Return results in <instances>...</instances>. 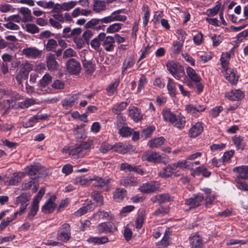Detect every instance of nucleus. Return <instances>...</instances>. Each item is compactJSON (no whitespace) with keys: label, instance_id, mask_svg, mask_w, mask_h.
I'll return each mask as SVG.
<instances>
[{"label":"nucleus","instance_id":"49530a36","mask_svg":"<svg viewBox=\"0 0 248 248\" xmlns=\"http://www.w3.org/2000/svg\"><path fill=\"white\" fill-rule=\"evenodd\" d=\"M51 76L48 74H46L40 79L39 83V86L45 88L51 82Z\"/></svg>","mask_w":248,"mask_h":248},{"label":"nucleus","instance_id":"774afa93","mask_svg":"<svg viewBox=\"0 0 248 248\" xmlns=\"http://www.w3.org/2000/svg\"><path fill=\"white\" fill-rule=\"evenodd\" d=\"M169 212V208L167 207H160L156 209L153 215L154 216L164 215L167 214Z\"/></svg>","mask_w":248,"mask_h":248},{"label":"nucleus","instance_id":"8fccbe9b","mask_svg":"<svg viewBox=\"0 0 248 248\" xmlns=\"http://www.w3.org/2000/svg\"><path fill=\"white\" fill-rule=\"evenodd\" d=\"M26 31L31 34H35L39 32V28L34 24L28 23L25 25Z\"/></svg>","mask_w":248,"mask_h":248},{"label":"nucleus","instance_id":"423d86ee","mask_svg":"<svg viewBox=\"0 0 248 248\" xmlns=\"http://www.w3.org/2000/svg\"><path fill=\"white\" fill-rule=\"evenodd\" d=\"M31 65L29 63H25L22 64L21 67L16 76V79L18 84H20L22 83L24 79H26L28 78L29 72L31 70Z\"/></svg>","mask_w":248,"mask_h":248},{"label":"nucleus","instance_id":"bb28decb","mask_svg":"<svg viewBox=\"0 0 248 248\" xmlns=\"http://www.w3.org/2000/svg\"><path fill=\"white\" fill-rule=\"evenodd\" d=\"M102 37V32H100L98 35L94 38L90 42L91 46L92 48L96 50V51H101V46L102 45V41H101V39Z\"/></svg>","mask_w":248,"mask_h":248},{"label":"nucleus","instance_id":"412c9836","mask_svg":"<svg viewBox=\"0 0 248 248\" xmlns=\"http://www.w3.org/2000/svg\"><path fill=\"white\" fill-rule=\"evenodd\" d=\"M233 171L238 173L237 179H248V165L236 167L233 168Z\"/></svg>","mask_w":248,"mask_h":248},{"label":"nucleus","instance_id":"7c9ffc66","mask_svg":"<svg viewBox=\"0 0 248 248\" xmlns=\"http://www.w3.org/2000/svg\"><path fill=\"white\" fill-rule=\"evenodd\" d=\"M31 198V195L29 193L27 194L24 193L21 194L19 196L16 198V204H19L21 205H28L29 202Z\"/></svg>","mask_w":248,"mask_h":248},{"label":"nucleus","instance_id":"4c0bfd02","mask_svg":"<svg viewBox=\"0 0 248 248\" xmlns=\"http://www.w3.org/2000/svg\"><path fill=\"white\" fill-rule=\"evenodd\" d=\"M114 151L121 154L125 153L128 150L131 149L129 145L123 144L122 143H118L113 145Z\"/></svg>","mask_w":248,"mask_h":248},{"label":"nucleus","instance_id":"72a5a7b5","mask_svg":"<svg viewBox=\"0 0 248 248\" xmlns=\"http://www.w3.org/2000/svg\"><path fill=\"white\" fill-rule=\"evenodd\" d=\"M165 140V138L163 137L155 138L150 141L149 146L150 148L159 147L164 143Z\"/></svg>","mask_w":248,"mask_h":248},{"label":"nucleus","instance_id":"c756f323","mask_svg":"<svg viewBox=\"0 0 248 248\" xmlns=\"http://www.w3.org/2000/svg\"><path fill=\"white\" fill-rule=\"evenodd\" d=\"M186 122V119L184 117L180 115H176L171 123L174 126L179 129H182L184 127Z\"/></svg>","mask_w":248,"mask_h":248},{"label":"nucleus","instance_id":"052dcab7","mask_svg":"<svg viewBox=\"0 0 248 248\" xmlns=\"http://www.w3.org/2000/svg\"><path fill=\"white\" fill-rule=\"evenodd\" d=\"M78 3L77 1H70L67 2H64L62 4L63 11H69L75 7Z\"/></svg>","mask_w":248,"mask_h":248},{"label":"nucleus","instance_id":"603ef678","mask_svg":"<svg viewBox=\"0 0 248 248\" xmlns=\"http://www.w3.org/2000/svg\"><path fill=\"white\" fill-rule=\"evenodd\" d=\"M88 241L94 244H103L108 241V239L106 237H93L89 239Z\"/></svg>","mask_w":248,"mask_h":248},{"label":"nucleus","instance_id":"69168bd1","mask_svg":"<svg viewBox=\"0 0 248 248\" xmlns=\"http://www.w3.org/2000/svg\"><path fill=\"white\" fill-rule=\"evenodd\" d=\"M183 46V43L180 41H175L173 42V46L172 48V51L175 54H178L180 53L182 47Z\"/></svg>","mask_w":248,"mask_h":248},{"label":"nucleus","instance_id":"a19ab883","mask_svg":"<svg viewBox=\"0 0 248 248\" xmlns=\"http://www.w3.org/2000/svg\"><path fill=\"white\" fill-rule=\"evenodd\" d=\"M128 104L129 102L127 101L116 104L114 106V108L112 109V112L115 114H118L119 112H121V111L124 109Z\"/></svg>","mask_w":248,"mask_h":248},{"label":"nucleus","instance_id":"2f4dec72","mask_svg":"<svg viewBox=\"0 0 248 248\" xmlns=\"http://www.w3.org/2000/svg\"><path fill=\"white\" fill-rule=\"evenodd\" d=\"M106 2L101 0H94L93 9L96 13H99L106 9Z\"/></svg>","mask_w":248,"mask_h":248},{"label":"nucleus","instance_id":"f03ea898","mask_svg":"<svg viewBox=\"0 0 248 248\" xmlns=\"http://www.w3.org/2000/svg\"><path fill=\"white\" fill-rule=\"evenodd\" d=\"M166 65L167 70L176 79L179 80L185 75L184 68L179 63L170 61L168 62Z\"/></svg>","mask_w":248,"mask_h":248},{"label":"nucleus","instance_id":"3c124183","mask_svg":"<svg viewBox=\"0 0 248 248\" xmlns=\"http://www.w3.org/2000/svg\"><path fill=\"white\" fill-rule=\"evenodd\" d=\"M82 64L88 74H91L94 71L93 65L91 61L84 60L82 62Z\"/></svg>","mask_w":248,"mask_h":248},{"label":"nucleus","instance_id":"4d7b16f0","mask_svg":"<svg viewBox=\"0 0 248 248\" xmlns=\"http://www.w3.org/2000/svg\"><path fill=\"white\" fill-rule=\"evenodd\" d=\"M119 133L123 137H129L132 134V129L126 126L119 129Z\"/></svg>","mask_w":248,"mask_h":248},{"label":"nucleus","instance_id":"20e7f679","mask_svg":"<svg viewBox=\"0 0 248 248\" xmlns=\"http://www.w3.org/2000/svg\"><path fill=\"white\" fill-rule=\"evenodd\" d=\"M25 171L33 180H36L44 174V168L38 164L27 166L25 168Z\"/></svg>","mask_w":248,"mask_h":248},{"label":"nucleus","instance_id":"9d476101","mask_svg":"<svg viewBox=\"0 0 248 248\" xmlns=\"http://www.w3.org/2000/svg\"><path fill=\"white\" fill-rule=\"evenodd\" d=\"M80 94L79 93L73 94L66 97L62 101V105L67 109L78 103Z\"/></svg>","mask_w":248,"mask_h":248},{"label":"nucleus","instance_id":"79ce46f5","mask_svg":"<svg viewBox=\"0 0 248 248\" xmlns=\"http://www.w3.org/2000/svg\"><path fill=\"white\" fill-rule=\"evenodd\" d=\"M91 197L96 202L98 205L102 206L103 205V197L98 191H93L91 194Z\"/></svg>","mask_w":248,"mask_h":248},{"label":"nucleus","instance_id":"bf43d9fd","mask_svg":"<svg viewBox=\"0 0 248 248\" xmlns=\"http://www.w3.org/2000/svg\"><path fill=\"white\" fill-rule=\"evenodd\" d=\"M113 149H114L113 145H110L107 142H104L100 146L99 150L101 153L105 154Z\"/></svg>","mask_w":248,"mask_h":248},{"label":"nucleus","instance_id":"5fc2aeb1","mask_svg":"<svg viewBox=\"0 0 248 248\" xmlns=\"http://www.w3.org/2000/svg\"><path fill=\"white\" fill-rule=\"evenodd\" d=\"M117 124L118 129L121 128V127L126 126V123L125 117L121 114H119L117 116Z\"/></svg>","mask_w":248,"mask_h":248},{"label":"nucleus","instance_id":"dca6fc26","mask_svg":"<svg viewBox=\"0 0 248 248\" xmlns=\"http://www.w3.org/2000/svg\"><path fill=\"white\" fill-rule=\"evenodd\" d=\"M56 200L55 196H51L48 200L47 202L44 205L42 208L43 212L49 214L52 213L56 207V204L54 203Z\"/></svg>","mask_w":248,"mask_h":248},{"label":"nucleus","instance_id":"a18cd8bd","mask_svg":"<svg viewBox=\"0 0 248 248\" xmlns=\"http://www.w3.org/2000/svg\"><path fill=\"white\" fill-rule=\"evenodd\" d=\"M35 103V101L32 98H28L23 101L18 103V107L20 108H25L29 107L30 106L34 105Z\"/></svg>","mask_w":248,"mask_h":248},{"label":"nucleus","instance_id":"37998d69","mask_svg":"<svg viewBox=\"0 0 248 248\" xmlns=\"http://www.w3.org/2000/svg\"><path fill=\"white\" fill-rule=\"evenodd\" d=\"M123 24L120 23H115L109 25L106 29V32L113 33L119 31L122 28Z\"/></svg>","mask_w":248,"mask_h":248},{"label":"nucleus","instance_id":"7ed1b4c3","mask_svg":"<svg viewBox=\"0 0 248 248\" xmlns=\"http://www.w3.org/2000/svg\"><path fill=\"white\" fill-rule=\"evenodd\" d=\"M45 193V187H41L39 190L37 195L34 197L33 201L32 202L31 208L30 212L27 216L29 219L31 220L36 214L38 210V204L39 202L42 198L43 196Z\"/></svg>","mask_w":248,"mask_h":248},{"label":"nucleus","instance_id":"b1692460","mask_svg":"<svg viewBox=\"0 0 248 248\" xmlns=\"http://www.w3.org/2000/svg\"><path fill=\"white\" fill-rule=\"evenodd\" d=\"M175 170L173 164H170L159 171L158 176L163 178H169L172 176Z\"/></svg>","mask_w":248,"mask_h":248},{"label":"nucleus","instance_id":"a878e982","mask_svg":"<svg viewBox=\"0 0 248 248\" xmlns=\"http://www.w3.org/2000/svg\"><path fill=\"white\" fill-rule=\"evenodd\" d=\"M225 78L232 85H236L238 81V76L236 75L233 70L226 69L225 70Z\"/></svg>","mask_w":248,"mask_h":248},{"label":"nucleus","instance_id":"6e6d98bb","mask_svg":"<svg viewBox=\"0 0 248 248\" xmlns=\"http://www.w3.org/2000/svg\"><path fill=\"white\" fill-rule=\"evenodd\" d=\"M155 128L154 126H151L147 128L144 129L142 130L141 133V136L142 138H148L150 137L152 132L155 130Z\"/></svg>","mask_w":248,"mask_h":248},{"label":"nucleus","instance_id":"4be33fe9","mask_svg":"<svg viewBox=\"0 0 248 248\" xmlns=\"http://www.w3.org/2000/svg\"><path fill=\"white\" fill-rule=\"evenodd\" d=\"M138 183V180L132 176L123 177L120 180V184L125 187L136 186Z\"/></svg>","mask_w":248,"mask_h":248},{"label":"nucleus","instance_id":"c85d7f7f","mask_svg":"<svg viewBox=\"0 0 248 248\" xmlns=\"http://www.w3.org/2000/svg\"><path fill=\"white\" fill-rule=\"evenodd\" d=\"M105 18H106V16L101 19L93 18L85 24L84 28L86 29H94L95 26L97 25L100 22L104 24L109 23L108 21L104 20Z\"/></svg>","mask_w":248,"mask_h":248},{"label":"nucleus","instance_id":"f8f14e48","mask_svg":"<svg viewBox=\"0 0 248 248\" xmlns=\"http://www.w3.org/2000/svg\"><path fill=\"white\" fill-rule=\"evenodd\" d=\"M204 200L202 194L194 195L193 197L188 198L185 201V204L190 206V208H194L200 206Z\"/></svg>","mask_w":248,"mask_h":248},{"label":"nucleus","instance_id":"9b49d317","mask_svg":"<svg viewBox=\"0 0 248 248\" xmlns=\"http://www.w3.org/2000/svg\"><path fill=\"white\" fill-rule=\"evenodd\" d=\"M92 185L97 187L98 189L103 188L104 190H108V184L110 182V179H103L101 177H96L90 179Z\"/></svg>","mask_w":248,"mask_h":248},{"label":"nucleus","instance_id":"f704fd0d","mask_svg":"<svg viewBox=\"0 0 248 248\" xmlns=\"http://www.w3.org/2000/svg\"><path fill=\"white\" fill-rule=\"evenodd\" d=\"M126 190L124 188H118L113 193V198L117 202L121 201L126 195Z\"/></svg>","mask_w":248,"mask_h":248},{"label":"nucleus","instance_id":"473e14b6","mask_svg":"<svg viewBox=\"0 0 248 248\" xmlns=\"http://www.w3.org/2000/svg\"><path fill=\"white\" fill-rule=\"evenodd\" d=\"M129 115L131 118L135 122L140 121L142 117L138 108L133 106L131 109L129 110Z\"/></svg>","mask_w":248,"mask_h":248},{"label":"nucleus","instance_id":"680f3d73","mask_svg":"<svg viewBox=\"0 0 248 248\" xmlns=\"http://www.w3.org/2000/svg\"><path fill=\"white\" fill-rule=\"evenodd\" d=\"M82 36L85 43L87 45H89L90 43V39L93 36V32L91 30H87L83 33Z\"/></svg>","mask_w":248,"mask_h":248},{"label":"nucleus","instance_id":"1a4fd4ad","mask_svg":"<svg viewBox=\"0 0 248 248\" xmlns=\"http://www.w3.org/2000/svg\"><path fill=\"white\" fill-rule=\"evenodd\" d=\"M159 188V184L157 182L151 181L149 183L143 184L139 189L143 193L149 194L155 192Z\"/></svg>","mask_w":248,"mask_h":248},{"label":"nucleus","instance_id":"ddd939ff","mask_svg":"<svg viewBox=\"0 0 248 248\" xmlns=\"http://www.w3.org/2000/svg\"><path fill=\"white\" fill-rule=\"evenodd\" d=\"M66 69L68 72L77 75L80 71V64L75 59H70L66 63Z\"/></svg>","mask_w":248,"mask_h":248},{"label":"nucleus","instance_id":"6ab92c4d","mask_svg":"<svg viewBox=\"0 0 248 248\" xmlns=\"http://www.w3.org/2000/svg\"><path fill=\"white\" fill-rule=\"evenodd\" d=\"M203 128L202 124L201 122H197L189 130V135L190 138H196L200 135L203 131Z\"/></svg>","mask_w":248,"mask_h":248},{"label":"nucleus","instance_id":"39448f33","mask_svg":"<svg viewBox=\"0 0 248 248\" xmlns=\"http://www.w3.org/2000/svg\"><path fill=\"white\" fill-rule=\"evenodd\" d=\"M102 37L101 39L102 41V46L105 51L107 52L113 51L115 47V41L114 37L112 36H106V33L102 32Z\"/></svg>","mask_w":248,"mask_h":248},{"label":"nucleus","instance_id":"0eeeda50","mask_svg":"<svg viewBox=\"0 0 248 248\" xmlns=\"http://www.w3.org/2000/svg\"><path fill=\"white\" fill-rule=\"evenodd\" d=\"M70 226L68 223L63 224L60 228L57 238L58 240L63 242H67L70 238Z\"/></svg>","mask_w":248,"mask_h":248},{"label":"nucleus","instance_id":"e2e57ef3","mask_svg":"<svg viewBox=\"0 0 248 248\" xmlns=\"http://www.w3.org/2000/svg\"><path fill=\"white\" fill-rule=\"evenodd\" d=\"M76 55V52L71 48H69L63 53L62 58L64 59H66L71 57H74Z\"/></svg>","mask_w":248,"mask_h":248},{"label":"nucleus","instance_id":"a211bd4d","mask_svg":"<svg viewBox=\"0 0 248 248\" xmlns=\"http://www.w3.org/2000/svg\"><path fill=\"white\" fill-rule=\"evenodd\" d=\"M99 232L112 233L117 231L116 227L113 224L109 222H103L100 223L97 227Z\"/></svg>","mask_w":248,"mask_h":248},{"label":"nucleus","instance_id":"393cba45","mask_svg":"<svg viewBox=\"0 0 248 248\" xmlns=\"http://www.w3.org/2000/svg\"><path fill=\"white\" fill-rule=\"evenodd\" d=\"M151 200L153 203L157 202L160 204L171 201L170 195L167 193L155 195L151 198Z\"/></svg>","mask_w":248,"mask_h":248},{"label":"nucleus","instance_id":"2eb2a0df","mask_svg":"<svg viewBox=\"0 0 248 248\" xmlns=\"http://www.w3.org/2000/svg\"><path fill=\"white\" fill-rule=\"evenodd\" d=\"M191 248H202L203 243L201 236L197 233H193L189 238Z\"/></svg>","mask_w":248,"mask_h":248},{"label":"nucleus","instance_id":"4468645a","mask_svg":"<svg viewBox=\"0 0 248 248\" xmlns=\"http://www.w3.org/2000/svg\"><path fill=\"white\" fill-rule=\"evenodd\" d=\"M123 11V9H119L113 12L109 16H106L107 18L104 20L108 21L109 23L116 21L124 22L127 19L126 16L120 15Z\"/></svg>","mask_w":248,"mask_h":248},{"label":"nucleus","instance_id":"cd10ccee","mask_svg":"<svg viewBox=\"0 0 248 248\" xmlns=\"http://www.w3.org/2000/svg\"><path fill=\"white\" fill-rule=\"evenodd\" d=\"M18 11L23 16L22 18L23 22L26 23L32 21L33 17L31 16V10L28 8L23 7L20 8Z\"/></svg>","mask_w":248,"mask_h":248},{"label":"nucleus","instance_id":"13d9d810","mask_svg":"<svg viewBox=\"0 0 248 248\" xmlns=\"http://www.w3.org/2000/svg\"><path fill=\"white\" fill-rule=\"evenodd\" d=\"M232 140L237 149H243L244 146L243 144V140L241 137L235 136L232 138Z\"/></svg>","mask_w":248,"mask_h":248},{"label":"nucleus","instance_id":"09e8293b","mask_svg":"<svg viewBox=\"0 0 248 248\" xmlns=\"http://www.w3.org/2000/svg\"><path fill=\"white\" fill-rule=\"evenodd\" d=\"M119 83V80L116 79L114 82L109 85L106 89L107 93L108 95H112L115 92H116Z\"/></svg>","mask_w":248,"mask_h":248},{"label":"nucleus","instance_id":"f3484780","mask_svg":"<svg viewBox=\"0 0 248 248\" xmlns=\"http://www.w3.org/2000/svg\"><path fill=\"white\" fill-rule=\"evenodd\" d=\"M46 66L49 71H54L58 67V62L56 60L55 55L49 53L46 56Z\"/></svg>","mask_w":248,"mask_h":248},{"label":"nucleus","instance_id":"338daca9","mask_svg":"<svg viewBox=\"0 0 248 248\" xmlns=\"http://www.w3.org/2000/svg\"><path fill=\"white\" fill-rule=\"evenodd\" d=\"M221 6V3L219 1L217 2L216 5L212 9H208L207 12L209 16H215L218 12Z\"/></svg>","mask_w":248,"mask_h":248},{"label":"nucleus","instance_id":"0e129e2a","mask_svg":"<svg viewBox=\"0 0 248 248\" xmlns=\"http://www.w3.org/2000/svg\"><path fill=\"white\" fill-rule=\"evenodd\" d=\"M143 8H144V17H143V24L144 26H146L149 18L150 16V12L149 7L147 5H144L143 6Z\"/></svg>","mask_w":248,"mask_h":248},{"label":"nucleus","instance_id":"f257e3e1","mask_svg":"<svg viewBox=\"0 0 248 248\" xmlns=\"http://www.w3.org/2000/svg\"><path fill=\"white\" fill-rule=\"evenodd\" d=\"M93 146L92 140H88L87 142H84L78 146L72 149H63V151L65 150L69 155L74 159H78L83 157L87 154V150L89 149Z\"/></svg>","mask_w":248,"mask_h":248},{"label":"nucleus","instance_id":"c9c22d12","mask_svg":"<svg viewBox=\"0 0 248 248\" xmlns=\"http://www.w3.org/2000/svg\"><path fill=\"white\" fill-rule=\"evenodd\" d=\"M186 71L188 77L195 82H199L201 78L198 76L195 71L192 68L188 67Z\"/></svg>","mask_w":248,"mask_h":248},{"label":"nucleus","instance_id":"aec40b11","mask_svg":"<svg viewBox=\"0 0 248 248\" xmlns=\"http://www.w3.org/2000/svg\"><path fill=\"white\" fill-rule=\"evenodd\" d=\"M23 53L29 58H39L41 56L42 51L35 47H28L23 50Z\"/></svg>","mask_w":248,"mask_h":248},{"label":"nucleus","instance_id":"5701e85b","mask_svg":"<svg viewBox=\"0 0 248 248\" xmlns=\"http://www.w3.org/2000/svg\"><path fill=\"white\" fill-rule=\"evenodd\" d=\"M225 97L232 101L239 100L244 98V93L241 90H236L226 93Z\"/></svg>","mask_w":248,"mask_h":248},{"label":"nucleus","instance_id":"e433bc0d","mask_svg":"<svg viewBox=\"0 0 248 248\" xmlns=\"http://www.w3.org/2000/svg\"><path fill=\"white\" fill-rule=\"evenodd\" d=\"M95 207V206L92 203H88L86 206L79 208L75 214L78 216H81L86 214L88 211H92Z\"/></svg>","mask_w":248,"mask_h":248},{"label":"nucleus","instance_id":"c03bdc74","mask_svg":"<svg viewBox=\"0 0 248 248\" xmlns=\"http://www.w3.org/2000/svg\"><path fill=\"white\" fill-rule=\"evenodd\" d=\"M167 88L169 94L172 97H174L176 95V88L175 86V83L174 82L173 80L171 78H169L168 79Z\"/></svg>","mask_w":248,"mask_h":248},{"label":"nucleus","instance_id":"864d4df0","mask_svg":"<svg viewBox=\"0 0 248 248\" xmlns=\"http://www.w3.org/2000/svg\"><path fill=\"white\" fill-rule=\"evenodd\" d=\"M144 219V214L142 212H140L137 217L135 221L136 228L138 229H140L143 225Z\"/></svg>","mask_w":248,"mask_h":248},{"label":"nucleus","instance_id":"de8ad7c7","mask_svg":"<svg viewBox=\"0 0 248 248\" xmlns=\"http://www.w3.org/2000/svg\"><path fill=\"white\" fill-rule=\"evenodd\" d=\"M163 119L165 121H169L171 123L176 116L173 113L171 112L169 109L163 110L162 111Z\"/></svg>","mask_w":248,"mask_h":248},{"label":"nucleus","instance_id":"58836bf2","mask_svg":"<svg viewBox=\"0 0 248 248\" xmlns=\"http://www.w3.org/2000/svg\"><path fill=\"white\" fill-rule=\"evenodd\" d=\"M135 63L133 56L127 57L124 61L122 70V73H124L127 69L132 67Z\"/></svg>","mask_w":248,"mask_h":248},{"label":"nucleus","instance_id":"ea45409f","mask_svg":"<svg viewBox=\"0 0 248 248\" xmlns=\"http://www.w3.org/2000/svg\"><path fill=\"white\" fill-rule=\"evenodd\" d=\"M58 46L57 41L53 39H50L47 40V43L45 44V49L47 51H55Z\"/></svg>","mask_w":248,"mask_h":248},{"label":"nucleus","instance_id":"6e6552de","mask_svg":"<svg viewBox=\"0 0 248 248\" xmlns=\"http://www.w3.org/2000/svg\"><path fill=\"white\" fill-rule=\"evenodd\" d=\"M141 159L143 161L157 163L161 161V156L155 152L148 150L142 155Z\"/></svg>","mask_w":248,"mask_h":248}]
</instances>
